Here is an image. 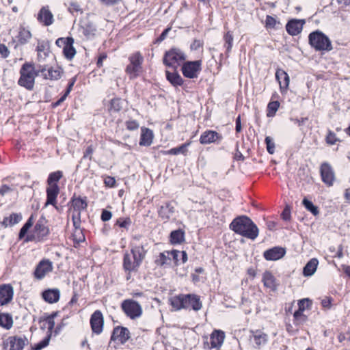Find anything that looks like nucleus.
Returning <instances> with one entry per match:
<instances>
[{
    "label": "nucleus",
    "instance_id": "obj_1",
    "mask_svg": "<svg viewBox=\"0 0 350 350\" xmlns=\"http://www.w3.org/2000/svg\"><path fill=\"white\" fill-rule=\"evenodd\" d=\"M39 72L45 79L57 80L61 78L63 69L59 66L50 67L48 69L46 66H42L37 71L35 70L33 64H23V87L31 90L34 86L35 77Z\"/></svg>",
    "mask_w": 350,
    "mask_h": 350
},
{
    "label": "nucleus",
    "instance_id": "obj_2",
    "mask_svg": "<svg viewBox=\"0 0 350 350\" xmlns=\"http://www.w3.org/2000/svg\"><path fill=\"white\" fill-rule=\"evenodd\" d=\"M139 236H135L133 241L131 244V253L126 252L123 258V269L126 273L137 272L144 259L145 258L147 250L145 249V244L135 243L139 241Z\"/></svg>",
    "mask_w": 350,
    "mask_h": 350
},
{
    "label": "nucleus",
    "instance_id": "obj_3",
    "mask_svg": "<svg viewBox=\"0 0 350 350\" xmlns=\"http://www.w3.org/2000/svg\"><path fill=\"white\" fill-rule=\"evenodd\" d=\"M230 228L235 233L254 240L258 235V228L252 220L243 215L236 217L230 224Z\"/></svg>",
    "mask_w": 350,
    "mask_h": 350
},
{
    "label": "nucleus",
    "instance_id": "obj_4",
    "mask_svg": "<svg viewBox=\"0 0 350 350\" xmlns=\"http://www.w3.org/2000/svg\"><path fill=\"white\" fill-rule=\"evenodd\" d=\"M57 314L58 312H54L51 314L40 319V327L42 329H47V334L44 339L34 345V346L32 347L33 350H41L49 345L52 334V330L55 326L54 319L57 316Z\"/></svg>",
    "mask_w": 350,
    "mask_h": 350
},
{
    "label": "nucleus",
    "instance_id": "obj_5",
    "mask_svg": "<svg viewBox=\"0 0 350 350\" xmlns=\"http://www.w3.org/2000/svg\"><path fill=\"white\" fill-rule=\"evenodd\" d=\"M309 44L317 51H330L333 49L329 38L322 31L317 30L308 36Z\"/></svg>",
    "mask_w": 350,
    "mask_h": 350
},
{
    "label": "nucleus",
    "instance_id": "obj_6",
    "mask_svg": "<svg viewBox=\"0 0 350 350\" xmlns=\"http://www.w3.org/2000/svg\"><path fill=\"white\" fill-rule=\"evenodd\" d=\"M186 58L187 55L183 50L179 48L172 47L165 51L163 58V63L165 66L176 70L178 66L185 62Z\"/></svg>",
    "mask_w": 350,
    "mask_h": 350
},
{
    "label": "nucleus",
    "instance_id": "obj_7",
    "mask_svg": "<svg viewBox=\"0 0 350 350\" xmlns=\"http://www.w3.org/2000/svg\"><path fill=\"white\" fill-rule=\"evenodd\" d=\"M121 308L124 314L131 319L139 318L143 312L141 305L135 300L127 299L121 304Z\"/></svg>",
    "mask_w": 350,
    "mask_h": 350
},
{
    "label": "nucleus",
    "instance_id": "obj_8",
    "mask_svg": "<svg viewBox=\"0 0 350 350\" xmlns=\"http://www.w3.org/2000/svg\"><path fill=\"white\" fill-rule=\"evenodd\" d=\"M201 66L200 60L185 62L181 68L183 75L187 78H196L202 69Z\"/></svg>",
    "mask_w": 350,
    "mask_h": 350
},
{
    "label": "nucleus",
    "instance_id": "obj_9",
    "mask_svg": "<svg viewBox=\"0 0 350 350\" xmlns=\"http://www.w3.org/2000/svg\"><path fill=\"white\" fill-rule=\"evenodd\" d=\"M46 221L44 217H41L37 221L34 227V232L33 234L29 237L27 236L25 237L23 241H31L33 240H36V241H39L40 239L43 238L46 235L49 234V230L46 226Z\"/></svg>",
    "mask_w": 350,
    "mask_h": 350
},
{
    "label": "nucleus",
    "instance_id": "obj_10",
    "mask_svg": "<svg viewBox=\"0 0 350 350\" xmlns=\"http://www.w3.org/2000/svg\"><path fill=\"white\" fill-rule=\"evenodd\" d=\"M130 64L127 66L126 71L130 75H133L134 77L137 75V72L142 68V64L143 62V57L137 52L132 55L129 57Z\"/></svg>",
    "mask_w": 350,
    "mask_h": 350
},
{
    "label": "nucleus",
    "instance_id": "obj_11",
    "mask_svg": "<svg viewBox=\"0 0 350 350\" xmlns=\"http://www.w3.org/2000/svg\"><path fill=\"white\" fill-rule=\"evenodd\" d=\"M90 323L92 332L96 334H100L104 325V318L101 311H94L91 315Z\"/></svg>",
    "mask_w": 350,
    "mask_h": 350
},
{
    "label": "nucleus",
    "instance_id": "obj_12",
    "mask_svg": "<svg viewBox=\"0 0 350 350\" xmlns=\"http://www.w3.org/2000/svg\"><path fill=\"white\" fill-rule=\"evenodd\" d=\"M53 269V262L49 259H43L36 266L34 276L38 280H42L48 273L51 272Z\"/></svg>",
    "mask_w": 350,
    "mask_h": 350
},
{
    "label": "nucleus",
    "instance_id": "obj_13",
    "mask_svg": "<svg viewBox=\"0 0 350 350\" xmlns=\"http://www.w3.org/2000/svg\"><path fill=\"white\" fill-rule=\"evenodd\" d=\"M320 173L323 182L328 186H332L335 180L334 172L332 166L327 162L321 164Z\"/></svg>",
    "mask_w": 350,
    "mask_h": 350
},
{
    "label": "nucleus",
    "instance_id": "obj_14",
    "mask_svg": "<svg viewBox=\"0 0 350 350\" xmlns=\"http://www.w3.org/2000/svg\"><path fill=\"white\" fill-rule=\"evenodd\" d=\"M185 309L199 311L202 308V303L199 295L196 294H184Z\"/></svg>",
    "mask_w": 350,
    "mask_h": 350
},
{
    "label": "nucleus",
    "instance_id": "obj_15",
    "mask_svg": "<svg viewBox=\"0 0 350 350\" xmlns=\"http://www.w3.org/2000/svg\"><path fill=\"white\" fill-rule=\"evenodd\" d=\"M14 291L10 284L0 285V307L8 304L13 298Z\"/></svg>",
    "mask_w": 350,
    "mask_h": 350
},
{
    "label": "nucleus",
    "instance_id": "obj_16",
    "mask_svg": "<svg viewBox=\"0 0 350 350\" xmlns=\"http://www.w3.org/2000/svg\"><path fill=\"white\" fill-rule=\"evenodd\" d=\"M130 338L129 330L124 327H116L112 332L111 340H118L122 344H124Z\"/></svg>",
    "mask_w": 350,
    "mask_h": 350
},
{
    "label": "nucleus",
    "instance_id": "obj_17",
    "mask_svg": "<svg viewBox=\"0 0 350 350\" xmlns=\"http://www.w3.org/2000/svg\"><path fill=\"white\" fill-rule=\"evenodd\" d=\"M38 62H44L50 53V44L48 40H38L36 49Z\"/></svg>",
    "mask_w": 350,
    "mask_h": 350
},
{
    "label": "nucleus",
    "instance_id": "obj_18",
    "mask_svg": "<svg viewBox=\"0 0 350 350\" xmlns=\"http://www.w3.org/2000/svg\"><path fill=\"white\" fill-rule=\"evenodd\" d=\"M286 254V250L282 247H273L267 250L263 253V256L267 260H277L282 258Z\"/></svg>",
    "mask_w": 350,
    "mask_h": 350
},
{
    "label": "nucleus",
    "instance_id": "obj_19",
    "mask_svg": "<svg viewBox=\"0 0 350 350\" xmlns=\"http://www.w3.org/2000/svg\"><path fill=\"white\" fill-rule=\"evenodd\" d=\"M304 23V20L291 19L286 25V31L291 36H297L301 31Z\"/></svg>",
    "mask_w": 350,
    "mask_h": 350
},
{
    "label": "nucleus",
    "instance_id": "obj_20",
    "mask_svg": "<svg viewBox=\"0 0 350 350\" xmlns=\"http://www.w3.org/2000/svg\"><path fill=\"white\" fill-rule=\"evenodd\" d=\"M224 332L220 330H215L210 336V345L207 342L208 348H215L219 349L224 340Z\"/></svg>",
    "mask_w": 350,
    "mask_h": 350
},
{
    "label": "nucleus",
    "instance_id": "obj_21",
    "mask_svg": "<svg viewBox=\"0 0 350 350\" xmlns=\"http://www.w3.org/2000/svg\"><path fill=\"white\" fill-rule=\"evenodd\" d=\"M46 201L45 206L53 205L55 208L56 199L59 193V188L58 185L48 186L46 189Z\"/></svg>",
    "mask_w": 350,
    "mask_h": 350
},
{
    "label": "nucleus",
    "instance_id": "obj_22",
    "mask_svg": "<svg viewBox=\"0 0 350 350\" xmlns=\"http://www.w3.org/2000/svg\"><path fill=\"white\" fill-rule=\"evenodd\" d=\"M42 299L49 304L57 303L60 297V291L58 288H49L42 293Z\"/></svg>",
    "mask_w": 350,
    "mask_h": 350
},
{
    "label": "nucleus",
    "instance_id": "obj_23",
    "mask_svg": "<svg viewBox=\"0 0 350 350\" xmlns=\"http://www.w3.org/2000/svg\"><path fill=\"white\" fill-rule=\"evenodd\" d=\"M38 20L44 26H49L53 23V15L46 8L43 7L38 14Z\"/></svg>",
    "mask_w": 350,
    "mask_h": 350
},
{
    "label": "nucleus",
    "instance_id": "obj_24",
    "mask_svg": "<svg viewBox=\"0 0 350 350\" xmlns=\"http://www.w3.org/2000/svg\"><path fill=\"white\" fill-rule=\"evenodd\" d=\"M221 138V135L216 131H207L201 135L200 142L202 144H208L215 142L217 139H220Z\"/></svg>",
    "mask_w": 350,
    "mask_h": 350
},
{
    "label": "nucleus",
    "instance_id": "obj_25",
    "mask_svg": "<svg viewBox=\"0 0 350 350\" xmlns=\"http://www.w3.org/2000/svg\"><path fill=\"white\" fill-rule=\"evenodd\" d=\"M275 77L278 79L281 91L286 90L289 85V77L283 70L278 69L275 72Z\"/></svg>",
    "mask_w": 350,
    "mask_h": 350
},
{
    "label": "nucleus",
    "instance_id": "obj_26",
    "mask_svg": "<svg viewBox=\"0 0 350 350\" xmlns=\"http://www.w3.org/2000/svg\"><path fill=\"white\" fill-rule=\"evenodd\" d=\"M319 265V261L317 258H313L310 259L306 265L304 266L303 269V275L305 277H310L314 275L316 272L317 267Z\"/></svg>",
    "mask_w": 350,
    "mask_h": 350
},
{
    "label": "nucleus",
    "instance_id": "obj_27",
    "mask_svg": "<svg viewBox=\"0 0 350 350\" xmlns=\"http://www.w3.org/2000/svg\"><path fill=\"white\" fill-rule=\"evenodd\" d=\"M153 139V133L148 128H142V133L139 141L140 146H150Z\"/></svg>",
    "mask_w": 350,
    "mask_h": 350
},
{
    "label": "nucleus",
    "instance_id": "obj_28",
    "mask_svg": "<svg viewBox=\"0 0 350 350\" xmlns=\"http://www.w3.org/2000/svg\"><path fill=\"white\" fill-rule=\"evenodd\" d=\"M71 204L74 211L77 212V214L79 217L81 216V211L86 209L88 206V203L85 198L83 199L80 197L72 198L71 200Z\"/></svg>",
    "mask_w": 350,
    "mask_h": 350
},
{
    "label": "nucleus",
    "instance_id": "obj_29",
    "mask_svg": "<svg viewBox=\"0 0 350 350\" xmlns=\"http://www.w3.org/2000/svg\"><path fill=\"white\" fill-rule=\"evenodd\" d=\"M166 78L170 83L174 86H180L183 84V79L181 76L174 70L171 72L168 70L165 71Z\"/></svg>",
    "mask_w": 350,
    "mask_h": 350
},
{
    "label": "nucleus",
    "instance_id": "obj_30",
    "mask_svg": "<svg viewBox=\"0 0 350 350\" xmlns=\"http://www.w3.org/2000/svg\"><path fill=\"white\" fill-rule=\"evenodd\" d=\"M68 42L63 49V53L67 59L71 60L76 54V50L73 46L74 39L72 37H68Z\"/></svg>",
    "mask_w": 350,
    "mask_h": 350
},
{
    "label": "nucleus",
    "instance_id": "obj_31",
    "mask_svg": "<svg viewBox=\"0 0 350 350\" xmlns=\"http://www.w3.org/2000/svg\"><path fill=\"white\" fill-rule=\"evenodd\" d=\"M262 282L265 286L275 291L277 288L275 278L269 271H265L262 276Z\"/></svg>",
    "mask_w": 350,
    "mask_h": 350
},
{
    "label": "nucleus",
    "instance_id": "obj_32",
    "mask_svg": "<svg viewBox=\"0 0 350 350\" xmlns=\"http://www.w3.org/2000/svg\"><path fill=\"white\" fill-rule=\"evenodd\" d=\"M9 350H22V338L18 336H10L5 342Z\"/></svg>",
    "mask_w": 350,
    "mask_h": 350
},
{
    "label": "nucleus",
    "instance_id": "obj_33",
    "mask_svg": "<svg viewBox=\"0 0 350 350\" xmlns=\"http://www.w3.org/2000/svg\"><path fill=\"white\" fill-rule=\"evenodd\" d=\"M174 212V208L170 202L165 203L161 206L159 211V215L163 219H168Z\"/></svg>",
    "mask_w": 350,
    "mask_h": 350
},
{
    "label": "nucleus",
    "instance_id": "obj_34",
    "mask_svg": "<svg viewBox=\"0 0 350 350\" xmlns=\"http://www.w3.org/2000/svg\"><path fill=\"white\" fill-rule=\"evenodd\" d=\"M253 338L256 345L260 347L261 345H265L267 341V335L260 330L252 332Z\"/></svg>",
    "mask_w": 350,
    "mask_h": 350
},
{
    "label": "nucleus",
    "instance_id": "obj_35",
    "mask_svg": "<svg viewBox=\"0 0 350 350\" xmlns=\"http://www.w3.org/2000/svg\"><path fill=\"white\" fill-rule=\"evenodd\" d=\"M170 252L165 251L159 254L155 260V263L158 266H163L164 265H170L171 262Z\"/></svg>",
    "mask_w": 350,
    "mask_h": 350
},
{
    "label": "nucleus",
    "instance_id": "obj_36",
    "mask_svg": "<svg viewBox=\"0 0 350 350\" xmlns=\"http://www.w3.org/2000/svg\"><path fill=\"white\" fill-rule=\"evenodd\" d=\"M21 219V214L12 213L10 216L4 217L2 224L5 227L8 226H12L14 224H18Z\"/></svg>",
    "mask_w": 350,
    "mask_h": 350
},
{
    "label": "nucleus",
    "instance_id": "obj_37",
    "mask_svg": "<svg viewBox=\"0 0 350 350\" xmlns=\"http://www.w3.org/2000/svg\"><path fill=\"white\" fill-rule=\"evenodd\" d=\"M170 254L176 265L178 264L180 260L183 263L186 262L187 260V254L185 251L172 250L170 252Z\"/></svg>",
    "mask_w": 350,
    "mask_h": 350
},
{
    "label": "nucleus",
    "instance_id": "obj_38",
    "mask_svg": "<svg viewBox=\"0 0 350 350\" xmlns=\"http://www.w3.org/2000/svg\"><path fill=\"white\" fill-rule=\"evenodd\" d=\"M172 306L179 310L180 309H185V301H184V294H180L171 299Z\"/></svg>",
    "mask_w": 350,
    "mask_h": 350
},
{
    "label": "nucleus",
    "instance_id": "obj_39",
    "mask_svg": "<svg viewBox=\"0 0 350 350\" xmlns=\"http://www.w3.org/2000/svg\"><path fill=\"white\" fill-rule=\"evenodd\" d=\"M13 324L12 317L9 314H0V326L7 329L12 327Z\"/></svg>",
    "mask_w": 350,
    "mask_h": 350
},
{
    "label": "nucleus",
    "instance_id": "obj_40",
    "mask_svg": "<svg viewBox=\"0 0 350 350\" xmlns=\"http://www.w3.org/2000/svg\"><path fill=\"white\" fill-rule=\"evenodd\" d=\"M184 232L180 230H176L170 233V241L173 244L180 243L184 241Z\"/></svg>",
    "mask_w": 350,
    "mask_h": 350
},
{
    "label": "nucleus",
    "instance_id": "obj_41",
    "mask_svg": "<svg viewBox=\"0 0 350 350\" xmlns=\"http://www.w3.org/2000/svg\"><path fill=\"white\" fill-rule=\"evenodd\" d=\"M63 173L62 171H56L49 174L47 179L48 186L57 185V182L62 178Z\"/></svg>",
    "mask_w": 350,
    "mask_h": 350
},
{
    "label": "nucleus",
    "instance_id": "obj_42",
    "mask_svg": "<svg viewBox=\"0 0 350 350\" xmlns=\"http://www.w3.org/2000/svg\"><path fill=\"white\" fill-rule=\"evenodd\" d=\"M224 47L226 49L227 53H229L232 48L233 34L230 31H227L224 36Z\"/></svg>",
    "mask_w": 350,
    "mask_h": 350
},
{
    "label": "nucleus",
    "instance_id": "obj_43",
    "mask_svg": "<svg viewBox=\"0 0 350 350\" xmlns=\"http://www.w3.org/2000/svg\"><path fill=\"white\" fill-rule=\"evenodd\" d=\"M189 144L185 143L178 147L171 148L170 150H169L166 152V154H174V155H177L179 154H186V153L187 152V148L189 146Z\"/></svg>",
    "mask_w": 350,
    "mask_h": 350
},
{
    "label": "nucleus",
    "instance_id": "obj_44",
    "mask_svg": "<svg viewBox=\"0 0 350 350\" xmlns=\"http://www.w3.org/2000/svg\"><path fill=\"white\" fill-rule=\"evenodd\" d=\"M302 204L304 206V207L314 215L316 216L319 213L318 207L314 206L313 203L311 201L308 200L307 198H304Z\"/></svg>",
    "mask_w": 350,
    "mask_h": 350
},
{
    "label": "nucleus",
    "instance_id": "obj_45",
    "mask_svg": "<svg viewBox=\"0 0 350 350\" xmlns=\"http://www.w3.org/2000/svg\"><path fill=\"white\" fill-rule=\"evenodd\" d=\"M96 31V29L92 24H87L83 27V33L88 39L92 38Z\"/></svg>",
    "mask_w": 350,
    "mask_h": 350
},
{
    "label": "nucleus",
    "instance_id": "obj_46",
    "mask_svg": "<svg viewBox=\"0 0 350 350\" xmlns=\"http://www.w3.org/2000/svg\"><path fill=\"white\" fill-rule=\"evenodd\" d=\"M280 107L278 101H271L267 105V113L268 117H273Z\"/></svg>",
    "mask_w": 350,
    "mask_h": 350
},
{
    "label": "nucleus",
    "instance_id": "obj_47",
    "mask_svg": "<svg viewBox=\"0 0 350 350\" xmlns=\"http://www.w3.org/2000/svg\"><path fill=\"white\" fill-rule=\"evenodd\" d=\"M309 301L308 299H303L299 301V309L294 312L293 317L296 320H299V319L303 317V320L305 319V317L303 315V312L304 310V307H302L301 304L305 301Z\"/></svg>",
    "mask_w": 350,
    "mask_h": 350
},
{
    "label": "nucleus",
    "instance_id": "obj_48",
    "mask_svg": "<svg viewBox=\"0 0 350 350\" xmlns=\"http://www.w3.org/2000/svg\"><path fill=\"white\" fill-rule=\"evenodd\" d=\"M265 144L267 145V152L272 154L275 152V143L273 142V139L271 138V137L267 136L265 137Z\"/></svg>",
    "mask_w": 350,
    "mask_h": 350
},
{
    "label": "nucleus",
    "instance_id": "obj_49",
    "mask_svg": "<svg viewBox=\"0 0 350 350\" xmlns=\"http://www.w3.org/2000/svg\"><path fill=\"white\" fill-rule=\"evenodd\" d=\"M327 144L329 145H334L338 141V139L336 137V134L332 131H329L327 135L325 138Z\"/></svg>",
    "mask_w": 350,
    "mask_h": 350
},
{
    "label": "nucleus",
    "instance_id": "obj_50",
    "mask_svg": "<svg viewBox=\"0 0 350 350\" xmlns=\"http://www.w3.org/2000/svg\"><path fill=\"white\" fill-rule=\"evenodd\" d=\"M122 108L121 101L119 98L111 99L110 102V109L114 111H119Z\"/></svg>",
    "mask_w": 350,
    "mask_h": 350
},
{
    "label": "nucleus",
    "instance_id": "obj_51",
    "mask_svg": "<svg viewBox=\"0 0 350 350\" xmlns=\"http://www.w3.org/2000/svg\"><path fill=\"white\" fill-rule=\"evenodd\" d=\"M125 125H126V129L129 131L137 130L139 126V123L136 120H130L126 121Z\"/></svg>",
    "mask_w": 350,
    "mask_h": 350
},
{
    "label": "nucleus",
    "instance_id": "obj_52",
    "mask_svg": "<svg viewBox=\"0 0 350 350\" xmlns=\"http://www.w3.org/2000/svg\"><path fill=\"white\" fill-rule=\"evenodd\" d=\"M131 220L130 218L127 217L125 219L120 218L117 220L116 224L118 225L120 228H128V227L131 225Z\"/></svg>",
    "mask_w": 350,
    "mask_h": 350
},
{
    "label": "nucleus",
    "instance_id": "obj_53",
    "mask_svg": "<svg viewBox=\"0 0 350 350\" xmlns=\"http://www.w3.org/2000/svg\"><path fill=\"white\" fill-rule=\"evenodd\" d=\"M33 224V217L31 215L27 221L23 225V240H25V234L28 231L30 227L32 226Z\"/></svg>",
    "mask_w": 350,
    "mask_h": 350
},
{
    "label": "nucleus",
    "instance_id": "obj_54",
    "mask_svg": "<svg viewBox=\"0 0 350 350\" xmlns=\"http://www.w3.org/2000/svg\"><path fill=\"white\" fill-rule=\"evenodd\" d=\"M265 23L267 27L273 28L276 24V21L273 17L267 15L266 17Z\"/></svg>",
    "mask_w": 350,
    "mask_h": 350
},
{
    "label": "nucleus",
    "instance_id": "obj_55",
    "mask_svg": "<svg viewBox=\"0 0 350 350\" xmlns=\"http://www.w3.org/2000/svg\"><path fill=\"white\" fill-rule=\"evenodd\" d=\"M282 217L285 221H288L291 219V210L290 208L286 206L282 213Z\"/></svg>",
    "mask_w": 350,
    "mask_h": 350
},
{
    "label": "nucleus",
    "instance_id": "obj_56",
    "mask_svg": "<svg viewBox=\"0 0 350 350\" xmlns=\"http://www.w3.org/2000/svg\"><path fill=\"white\" fill-rule=\"evenodd\" d=\"M0 54L3 58L8 57L10 51L5 44H0Z\"/></svg>",
    "mask_w": 350,
    "mask_h": 350
},
{
    "label": "nucleus",
    "instance_id": "obj_57",
    "mask_svg": "<svg viewBox=\"0 0 350 350\" xmlns=\"http://www.w3.org/2000/svg\"><path fill=\"white\" fill-rule=\"evenodd\" d=\"M104 183L107 187H113L116 185V180L113 177L107 176L104 180Z\"/></svg>",
    "mask_w": 350,
    "mask_h": 350
},
{
    "label": "nucleus",
    "instance_id": "obj_58",
    "mask_svg": "<svg viewBox=\"0 0 350 350\" xmlns=\"http://www.w3.org/2000/svg\"><path fill=\"white\" fill-rule=\"evenodd\" d=\"M68 37H67V38H59L56 40L55 44H56V45L57 46L62 47L64 49V46H66L67 44V43L68 42Z\"/></svg>",
    "mask_w": 350,
    "mask_h": 350
},
{
    "label": "nucleus",
    "instance_id": "obj_59",
    "mask_svg": "<svg viewBox=\"0 0 350 350\" xmlns=\"http://www.w3.org/2000/svg\"><path fill=\"white\" fill-rule=\"evenodd\" d=\"M112 217V213L111 211L103 210L101 214V219L103 221H109Z\"/></svg>",
    "mask_w": 350,
    "mask_h": 350
},
{
    "label": "nucleus",
    "instance_id": "obj_60",
    "mask_svg": "<svg viewBox=\"0 0 350 350\" xmlns=\"http://www.w3.org/2000/svg\"><path fill=\"white\" fill-rule=\"evenodd\" d=\"M70 12H82L81 9L80 8V5L77 2H71L69 6Z\"/></svg>",
    "mask_w": 350,
    "mask_h": 350
},
{
    "label": "nucleus",
    "instance_id": "obj_61",
    "mask_svg": "<svg viewBox=\"0 0 350 350\" xmlns=\"http://www.w3.org/2000/svg\"><path fill=\"white\" fill-rule=\"evenodd\" d=\"M75 82H76V77H72V79H70L67 89L64 93V94H66V96H68L70 94Z\"/></svg>",
    "mask_w": 350,
    "mask_h": 350
},
{
    "label": "nucleus",
    "instance_id": "obj_62",
    "mask_svg": "<svg viewBox=\"0 0 350 350\" xmlns=\"http://www.w3.org/2000/svg\"><path fill=\"white\" fill-rule=\"evenodd\" d=\"M72 219L73 221V225L76 229H78L80 228V224H81V219L80 216L79 217L78 215L73 214L72 216Z\"/></svg>",
    "mask_w": 350,
    "mask_h": 350
},
{
    "label": "nucleus",
    "instance_id": "obj_63",
    "mask_svg": "<svg viewBox=\"0 0 350 350\" xmlns=\"http://www.w3.org/2000/svg\"><path fill=\"white\" fill-rule=\"evenodd\" d=\"M100 1L107 6H112L120 3L122 0H100Z\"/></svg>",
    "mask_w": 350,
    "mask_h": 350
},
{
    "label": "nucleus",
    "instance_id": "obj_64",
    "mask_svg": "<svg viewBox=\"0 0 350 350\" xmlns=\"http://www.w3.org/2000/svg\"><path fill=\"white\" fill-rule=\"evenodd\" d=\"M171 28L170 27H168V28H166L162 33L157 38V42H162L163 40H164L167 36V35L168 34L169 31H170Z\"/></svg>",
    "mask_w": 350,
    "mask_h": 350
}]
</instances>
